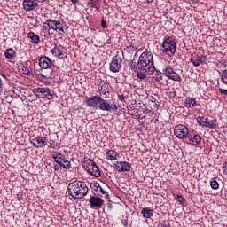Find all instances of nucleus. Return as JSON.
Returning <instances> with one entry per match:
<instances>
[{
    "label": "nucleus",
    "instance_id": "f257e3e1",
    "mask_svg": "<svg viewBox=\"0 0 227 227\" xmlns=\"http://www.w3.org/2000/svg\"><path fill=\"white\" fill-rule=\"evenodd\" d=\"M88 186L82 181H74L67 186V192L74 200H82L88 194Z\"/></svg>",
    "mask_w": 227,
    "mask_h": 227
},
{
    "label": "nucleus",
    "instance_id": "f03ea898",
    "mask_svg": "<svg viewBox=\"0 0 227 227\" xmlns=\"http://www.w3.org/2000/svg\"><path fill=\"white\" fill-rule=\"evenodd\" d=\"M137 67L139 70L147 72V75H152V74L155 72V67L153 66V55H152V52L145 50L138 59Z\"/></svg>",
    "mask_w": 227,
    "mask_h": 227
},
{
    "label": "nucleus",
    "instance_id": "7ed1b4c3",
    "mask_svg": "<svg viewBox=\"0 0 227 227\" xmlns=\"http://www.w3.org/2000/svg\"><path fill=\"white\" fill-rule=\"evenodd\" d=\"M82 165L86 171L89 172V174L92 176H96V178L100 176V170L93 160L88 159L87 160L83 161Z\"/></svg>",
    "mask_w": 227,
    "mask_h": 227
},
{
    "label": "nucleus",
    "instance_id": "20e7f679",
    "mask_svg": "<svg viewBox=\"0 0 227 227\" xmlns=\"http://www.w3.org/2000/svg\"><path fill=\"white\" fill-rule=\"evenodd\" d=\"M51 54L55 58H59V59H64L67 58V53L63 52V48L61 45L58 44L54 41H51L50 43Z\"/></svg>",
    "mask_w": 227,
    "mask_h": 227
},
{
    "label": "nucleus",
    "instance_id": "39448f33",
    "mask_svg": "<svg viewBox=\"0 0 227 227\" xmlns=\"http://www.w3.org/2000/svg\"><path fill=\"white\" fill-rule=\"evenodd\" d=\"M33 93L39 98H47V100H52V97H54V91L49 88L34 89Z\"/></svg>",
    "mask_w": 227,
    "mask_h": 227
},
{
    "label": "nucleus",
    "instance_id": "423d86ee",
    "mask_svg": "<svg viewBox=\"0 0 227 227\" xmlns=\"http://www.w3.org/2000/svg\"><path fill=\"white\" fill-rule=\"evenodd\" d=\"M162 51L168 54V56H174L176 51V43L169 39L165 40L162 44Z\"/></svg>",
    "mask_w": 227,
    "mask_h": 227
},
{
    "label": "nucleus",
    "instance_id": "0eeeda50",
    "mask_svg": "<svg viewBox=\"0 0 227 227\" xmlns=\"http://www.w3.org/2000/svg\"><path fill=\"white\" fill-rule=\"evenodd\" d=\"M174 134L178 139H187L189 137V128L183 124L176 125L174 128Z\"/></svg>",
    "mask_w": 227,
    "mask_h": 227
},
{
    "label": "nucleus",
    "instance_id": "6e6552de",
    "mask_svg": "<svg viewBox=\"0 0 227 227\" xmlns=\"http://www.w3.org/2000/svg\"><path fill=\"white\" fill-rule=\"evenodd\" d=\"M163 73L168 79H171L172 81H176L177 82H182V77L180 74H176L175 72V69H173L171 67H167L163 69Z\"/></svg>",
    "mask_w": 227,
    "mask_h": 227
},
{
    "label": "nucleus",
    "instance_id": "1a4fd4ad",
    "mask_svg": "<svg viewBox=\"0 0 227 227\" xmlns=\"http://www.w3.org/2000/svg\"><path fill=\"white\" fill-rule=\"evenodd\" d=\"M109 68L110 72H114V74L120 72V69L121 68V57L115 55L110 62Z\"/></svg>",
    "mask_w": 227,
    "mask_h": 227
},
{
    "label": "nucleus",
    "instance_id": "9d476101",
    "mask_svg": "<svg viewBox=\"0 0 227 227\" xmlns=\"http://www.w3.org/2000/svg\"><path fill=\"white\" fill-rule=\"evenodd\" d=\"M52 31H56V33H59V35H65V27L63 26V23L51 19V33L52 34Z\"/></svg>",
    "mask_w": 227,
    "mask_h": 227
},
{
    "label": "nucleus",
    "instance_id": "9b49d317",
    "mask_svg": "<svg viewBox=\"0 0 227 227\" xmlns=\"http://www.w3.org/2000/svg\"><path fill=\"white\" fill-rule=\"evenodd\" d=\"M30 143L34 148H43L47 146V138L45 137H30Z\"/></svg>",
    "mask_w": 227,
    "mask_h": 227
},
{
    "label": "nucleus",
    "instance_id": "f8f14e48",
    "mask_svg": "<svg viewBox=\"0 0 227 227\" xmlns=\"http://www.w3.org/2000/svg\"><path fill=\"white\" fill-rule=\"evenodd\" d=\"M101 98H102L100 96H94L87 98L85 103L87 104L88 107H94L95 109H98Z\"/></svg>",
    "mask_w": 227,
    "mask_h": 227
},
{
    "label": "nucleus",
    "instance_id": "ddd939ff",
    "mask_svg": "<svg viewBox=\"0 0 227 227\" xmlns=\"http://www.w3.org/2000/svg\"><path fill=\"white\" fill-rule=\"evenodd\" d=\"M23 8L26 10V12L36 10V8H38V3L35 0H24Z\"/></svg>",
    "mask_w": 227,
    "mask_h": 227
},
{
    "label": "nucleus",
    "instance_id": "4468645a",
    "mask_svg": "<svg viewBox=\"0 0 227 227\" xmlns=\"http://www.w3.org/2000/svg\"><path fill=\"white\" fill-rule=\"evenodd\" d=\"M91 208H102L104 200L99 197H91L89 200Z\"/></svg>",
    "mask_w": 227,
    "mask_h": 227
},
{
    "label": "nucleus",
    "instance_id": "2eb2a0df",
    "mask_svg": "<svg viewBox=\"0 0 227 227\" xmlns=\"http://www.w3.org/2000/svg\"><path fill=\"white\" fill-rule=\"evenodd\" d=\"M131 165L126 161H117L115 163V169L119 172L130 171Z\"/></svg>",
    "mask_w": 227,
    "mask_h": 227
},
{
    "label": "nucleus",
    "instance_id": "dca6fc26",
    "mask_svg": "<svg viewBox=\"0 0 227 227\" xmlns=\"http://www.w3.org/2000/svg\"><path fill=\"white\" fill-rule=\"evenodd\" d=\"M39 66L41 68L47 70V68H51V67H52V60L48 57H41L39 59Z\"/></svg>",
    "mask_w": 227,
    "mask_h": 227
},
{
    "label": "nucleus",
    "instance_id": "f3484780",
    "mask_svg": "<svg viewBox=\"0 0 227 227\" xmlns=\"http://www.w3.org/2000/svg\"><path fill=\"white\" fill-rule=\"evenodd\" d=\"M53 160L60 166V168H65V169H70V161H65V163L59 161V153H55L52 154Z\"/></svg>",
    "mask_w": 227,
    "mask_h": 227
},
{
    "label": "nucleus",
    "instance_id": "a211bd4d",
    "mask_svg": "<svg viewBox=\"0 0 227 227\" xmlns=\"http://www.w3.org/2000/svg\"><path fill=\"white\" fill-rule=\"evenodd\" d=\"M190 61L194 67H200L202 63L207 61V58H205L203 55H197L196 57L190 59Z\"/></svg>",
    "mask_w": 227,
    "mask_h": 227
},
{
    "label": "nucleus",
    "instance_id": "6ab92c4d",
    "mask_svg": "<svg viewBox=\"0 0 227 227\" xmlns=\"http://www.w3.org/2000/svg\"><path fill=\"white\" fill-rule=\"evenodd\" d=\"M98 109H100L101 111H113V104H110L109 102H107V100L101 98Z\"/></svg>",
    "mask_w": 227,
    "mask_h": 227
},
{
    "label": "nucleus",
    "instance_id": "aec40b11",
    "mask_svg": "<svg viewBox=\"0 0 227 227\" xmlns=\"http://www.w3.org/2000/svg\"><path fill=\"white\" fill-rule=\"evenodd\" d=\"M189 143H192L194 146L200 145L201 143V136L200 135H194V137H188Z\"/></svg>",
    "mask_w": 227,
    "mask_h": 227
},
{
    "label": "nucleus",
    "instance_id": "412c9836",
    "mask_svg": "<svg viewBox=\"0 0 227 227\" xmlns=\"http://www.w3.org/2000/svg\"><path fill=\"white\" fill-rule=\"evenodd\" d=\"M106 159L108 160H118V153L114 150H108L106 153Z\"/></svg>",
    "mask_w": 227,
    "mask_h": 227
},
{
    "label": "nucleus",
    "instance_id": "4be33fe9",
    "mask_svg": "<svg viewBox=\"0 0 227 227\" xmlns=\"http://www.w3.org/2000/svg\"><path fill=\"white\" fill-rule=\"evenodd\" d=\"M27 37L30 38L33 43L38 44L40 43V36L34 32H29L27 34Z\"/></svg>",
    "mask_w": 227,
    "mask_h": 227
},
{
    "label": "nucleus",
    "instance_id": "5701e85b",
    "mask_svg": "<svg viewBox=\"0 0 227 227\" xmlns=\"http://www.w3.org/2000/svg\"><path fill=\"white\" fill-rule=\"evenodd\" d=\"M141 214L143 215V217H145V219H150V217L153 215V210L145 207L142 209Z\"/></svg>",
    "mask_w": 227,
    "mask_h": 227
},
{
    "label": "nucleus",
    "instance_id": "b1692460",
    "mask_svg": "<svg viewBox=\"0 0 227 227\" xmlns=\"http://www.w3.org/2000/svg\"><path fill=\"white\" fill-rule=\"evenodd\" d=\"M204 127H207V129H215L217 127V120L215 119L210 121L207 120Z\"/></svg>",
    "mask_w": 227,
    "mask_h": 227
},
{
    "label": "nucleus",
    "instance_id": "393cba45",
    "mask_svg": "<svg viewBox=\"0 0 227 227\" xmlns=\"http://www.w3.org/2000/svg\"><path fill=\"white\" fill-rule=\"evenodd\" d=\"M89 6L90 8H94L95 10H98L100 8V1L98 0H90Z\"/></svg>",
    "mask_w": 227,
    "mask_h": 227
},
{
    "label": "nucleus",
    "instance_id": "a878e982",
    "mask_svg": "<svg viewBox=\"0 0 227 227\" xmlns=\"http://www.w3.org/2000/svg\"><path fill=\"white\" fill-rule=\"evenodd\" d=\"M4 56L5 58H7V59H13V56H15V51H13V49L9 48L5 51Z\"/></svg>",
    "mask_w": 227,
    "mask_h": 227
},
{
    "label": "nucleus",
    "instance_id": "bb28decb",
    "mask_svg": "<svg viewBox=\"0 0 227 227\" xmlns=\"http://www.w3.org/2000/svg\"><path fill=\"white\" fill-rule=\"evenodd\" d=\"M98 90L102 95H106V93H109V87L107 84L104 83L103 85L98 86Z\"/></svg>",
    "mask_w": 227,
    "mask_h": 227
},
{
    "label": "nucleus",
    "instance_id": "cd10ccee",
    "mask_svg": "<svg viewBox=\"0 0 227 227\" xmlns=\"http://www.w3.org/2000/svg\"><path fill=\"white\" fill-rule=\"evenodd\" d=\"M185 107H196V99L189 98L186 99Z\"/></svg>",
    "mask_w": 227,
    "mask_h": 227
},
{
    "label": "nucleus",
    "instance_id": "c85d7f7f",
    "mask_svg": "<svg viewBox=\"0 0 227 227\" xmlns=\"http://www.w3.org/2000/svg\"><path fill=\"white\" fill-rule=\"evenodd\" d=\"M51 19H49L43 24V31H48L49 35H51Z\"/></svg>",
    "mask_w": 227,
    "mask_h": 227
},
{
    "label": "nucleus",
    "instance_id": "c756f323",
    "mask_svg": "<svg viewBox=\"0 0 227 227\" xmlns=\"http://www.w3.org/2000/svg\"><path fill=\"white\" fill-rule=\"evenodd\" d=\"M20 72H21V74H24L25 75H29L31 74V71L29 70V67H27V65L20 66Z\"/></svg>",
    "mask_w": 227,
    "mask_h": 227
},
{
    "label": "nucleus",
    "instance_id": "7c9ffc66",
    "mask_svg": "<svg viewBox=\"0 0 227 227\" xmlns=\"http://www.w3.org/2000/svg\"><path fill=\"white\" fill-rule=\"evenodd\" d=\"M207 120L208 119H204L203 117H198L197 118V123L200 125V127H205Z\"/></svg>",
    "mask_w": 227,
    "mask_h": 227
},
{
    "label": "nucleus",
    "instance_id": "2f4dec72",
    "mask_svg": "<svg viewBox=\"0 0 227 227\" xmlns=\"http://www.w3.org/2000/svg\"><path fill=\"white\" fill-rule=\"evenodd\" d=\"M222 82L227 85V69L223 70L222 73Z\"/></svg>",
    "mask_w": 227,
    "mask_h": 227
},
{
    "label": "nucleus",
    "instance_id": "473e14b6",
    "mask_svg": "<svg viewBox=\"0 0 227 227\" xmlns=\"http://www.w3.org/2000/svg\"><path fill=\"white\" fill-rule=\"evenodd\" d=\"M210 185H211V188L214 190L219 189V183L217 181H215V179H213L210 182Z\"/></svg>",
    "mask_w": 227,
    "mask_h": 227
},
{
    "label": "nucleus",
    "instance_id": "72a5a7b5",
    "mask_svg": "<svg viewBox=\"0 0 227 227\" xmlns=\"http://www.w3.org/2000/svg\"><path fill=\"white\" fill-rule=\"evenodd\" d=\"M153 78L157 81V82H160V81H162V73L156 72Z\"/></svg>",
    "mask_w": 227,
    "mask_h": 227
},
{
    "label": "nucleus",
    "instance_id": "f704fd0d",
    "mask_svg": "<svg viewBox=\"0 0 227 227\" xmlns=\"http://www.w3.org/2000/svg\"><path fill=\"white\" fill-rule=\"evenodd\" d=\"M146 74H148V72L142 70V72L137 73V76L138 79H145L146 77Z\"/></svg>",
    "mask_w": 227,
    "mask_h": 227
},
{
    "label": "nucleus",
    "instance_id": "c9c22d12",
    "mask_svg": "<svg viewBox=\"0 0 227 227\" xmlns=\"http://www.w3.org/2000/svg\"><path fill=\"white\" fill-rule=\"evenodd\" d=\"M94 187H97V189H95V191L97 192H102L103 194L106 192H104V190L102 189V187H100V184L98 183H95L94 184Z\"/></svg>",
    "mask_w": 227,
    "mask_h": 227
},
{
    "label": "nucleus",
    "instance_id": "e433bc0d",
    "mask_svg": "<svg viewBox=\"0 0 227 227\" xmlns=\"http://www.w3.org/2000/svg\"><path fill=\"white\" fill-rule=\"evenodd\" d=\"M59 162H63V164H67L65 162H68V160L65 159V155L59 153Z\"/></svg>",
    "mask_w": 227,
    "mask_h": 227
},
{
    "label": "nucleus",
    "instance_id": "4c0bfd02",
    "mask_svg": "<svg viewBox=\"0 0 227 227\" xmlns=\"http://www.w3.org/2000/svg\"><path fill=\"white\" fill-rule=\"evenodd\" d=\"M176 200H177L179 203H184V197L182 195H176Z\"/></svg>",
    "mask_w": 227,
    "mask_h": 227
},
{
    "label": "nucleus",
    "instance_id": "58836bf2",
    "mask_svg": "<svg viewBox=\"0 0 227 227\" xmlns=\"http://www.w3.org/2000/svg\"><path fill=\"white\" fill-rule=\"evenodd\" d=\"M101 27H103V29H106V27H107V23H106V20H101Z\"/></svg>",
    "mask_w": 227,
    "mask_h": 227
},
{
    "label": "nucleus",
    "instance_id": "ea45409f",
    "mask_svg": "<svg viewBox=\"0 0 227 227\" xmlns=\"http://www.w3.org/2000/svg\"><path fill=\"white\" fill-rule=\"evenodd\" d=\"M118 98H119V100H121V102H123V100H125V95H123V94H119L118 95Z\"/></svg>",
    "mask_w": 227,
    "mask_h": 227
},
{
    "label": "nucleus",
    "instance_id": "a19ab883",
    "mask_svg": "<svg viewBox=\"0 0 227 227\" xmlns=\"http://www.w3.org/2000/svg\"><path fill=\"white\" fill-rule=\"evenodd\" d=\"M219 93H221V95H227V90H225V89H219Z\"/></svg>",
    "mask_w": 227,
    "mask_h": 227
},
{
    "label": "nucleus",
    "instance_id": "79ce46f5",
    "mask_svg": "<svg viewBox=\"0 0 227 227\" xmlns=\"http://www.w3.org/2000/svg\"><path fill=\"white\" fill-rule=\"evenodd\" d=\"M3 91V80L0 78V92Z\"/></svg>",
    "mask_w": 227,
    "mask_h": 227
},
{
    "label": "nucleus",
    "instance_id": "37998d69",
    "mask_svg": "<svg viewBox=\"0 0 227 227\" xmlns=\"http://www.w3.org/2000/svg\"><path fill=\"white\" fill-rule=\"evenodd\" d=\"M48 146H49V148H55L54 142H50Z\"/></svg>",
    "mask_w": 227,
    "mask_h": 227
},
{
    "label": "nucleus",
    "instance_id": "c03bdc74",
    "mask_svg": "<svg viewBox=\"0 0 227 227\" xmlns=\"http://www.w3.org/2000/svg\"><path fill=\"white\" fill-rule=\"evenodd\" d=\"M54 169L55 171H59V165H55Z\"/></svg>",
    "mask_w": 227,
    "mask_h": 227
},
{
    "label": "nucleus",
    "instance_id": "a18cd8bd",
    "mask_svg": "<svg viewBox=\"0 0 227 227\" xmlns=\"http://www.w3.org/2000/svg\"><path fill=\"white\" fill-rule=\"evenodd\" d=\"M71 3H73L74 4H77L79 3V0H70Z\"/></svg>",
    "mask_w": 227,
    "mask_h": 227
},
{
    "label": "nucleus",
    "instance_id": "49530a36",
    "mask_svg": "<svg viewBox=\"0 0 227 227\" xmlns=\"http://www.w3.org/2000/svg\"><path fill=\"white\" fill-rule=\"evenodd\" d=\"M106 43H107L108 45H111V39H108V40L106 41Z\"/></svg>",
    "mask_w": 227,
    "mask_h": 227
},
{
    "label": "nucleus",
    "instance_id": "de8ad7c7",
    "mask_svg": "<svg viewBox=\"0 0 227 227\" xmlns=\"http://www.w3.org/2000/svg\"><path fill=\"white\" fill-rule=\"evenodd\" d=\"M114 109H118V106H116V105L114 106Z\"/></svg>",
    "mask_w": 227,
    "mask_h": 227
},
{
    "label": "nucleus",
    "instance_id": "09e8293b",
    "mask_svg": "<svg viewBox=\"0 0 227 227\" xmlns=\"http://www.w3.org/2000/svg\"><path fill=\"white\" fill-rule=\"evenodd\" d=\"M148 3H153V0H146Z\"/></svg>",
    "mask_w": 227,
    "mask_h": 227
},
{
    "label": "nucleus",
    "instance_id": "8fccbe9b",
    "mask_svg": "<svg viewBox=\"0 0 227 227\" xmlns=\"http://www.w3.org/2000/svg\"><path fill=\"white\" fill-rule=\"evenodd\" d=\"M128 224H129V223H128L127 222L124 223V226H128Z\"/></svg>",
    "mask_w": 227,
    "mask_h": 227
},
{
    "label": "nucleus",
    "instance_id": "3c124183",
    "mask_svg": "<svg viewBox=\"0 0 227 227\" xmlns=\"http://www.w3.org/2000/svg\"><path fill=\"white\" fill-rule=\"evenodd\" d=\"M93 189H94V191H95V189H97V186H95V184H93Z\"/></svg>",
    "mask_w": 227,
    "mask_h": 227
}]
</instances>
